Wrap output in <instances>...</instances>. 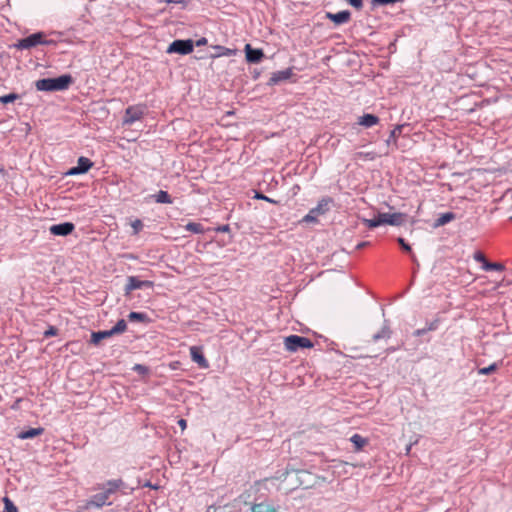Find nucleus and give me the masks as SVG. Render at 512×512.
Wrapping results in <instances>:
<instances>
[{
    "label": "nucleus",
    "mask_w": 512,
    "mask_h": 512,
    "mask_svg": "<svg viewBox=\"0 0 512 512\" xmlns=\"http://www.w3.org/2000/svg\"><path fill=\"white\" fill-rule=\"evenodd\" d=\"M324 480V478L314 475L307 470L287 469L281 476L265 479V482H271L274 485L278 481L279 483L276 485L277 490L288 494L298 488L311 489L319 481Z\"/></svg>",
    "instance_id": "obj_1"
},
{
    "label": "nucleus",
    "mask_w": 512,
    "mask_h": 512,
    "mask_svg": "<svg viewBox=\"0 0 512 512\" xmlns=\"http://www.w3.org/2000/svg\"><path fill=\"white\" fill-rule=\"evenodd\" d=\"M72 82L73 78L70 75L66 74L61 75L57 78L39 79L35 82V87L38 91H63L68 89Z\"/></svg>",
    "instance_id": "obj_2"
},
{
    "label": "nucleus",
    "mask_w": 512,
    "mask_h": 512,
    "mask_svg": "<svg viewBox=\"0 0 512 512\" xmlns=\"http://www.w3.org/2000/svg\"><path fill=\"white\" fill-rule=\"evenodd\" d=\"M122 485L123 482L120 479L108 481L104 484L102 488L103 491L95 494L88 504L96 507H102L105 504H110L108 502L110 495L115 493Z\"/></svg>",
    "instance_id": "obj_3"
},
{
    "label": "nucleus",
    "mask_w": 512,
    "mask_h": 512,
    "mask_svg": "<svg viewBox=\"0 0 512 512\" xmlns=\"http://www.w3.org/2000/svg\"><path fill=\"white\" fill-rule=\"evenodd\" d=\"M284 345L289 352H296L299 348H312L310 339L298 335H290L284 339Z\"/></svg>",
    "instance_id": "obj_4"
},
{
    "label": "nucleus",
    "mask_w": 512,
    "mask_h": 512,
    "mask_svg": "<svg viewBox=\"0 0 512 512\" xmlns=\"http://www.w3.org/2000/svg\"><path fill=\"white\" fill-rule=\"evenodd\" d=\"M331 200L329 198H323L321 199L317 206L312 208L307 215H305L301 222H305V223H315L317 222V218L321 215H324L328 209H329V204H330Z\"/></svg>",
    "instance_id": "obj_5"
},
{
    "label": "nucleus",
    "mask_w": 512,
    "mask_h": 512,
    "mask_svg": "<svg viewBox=\"0 0 512 512\" xmlns=\"http://www.w3.org/2000/svg\"><path fill=\"white\" fill-rule=\"evenodd\" d=\"M52 41H45L44 40V33L37 32L34 34L29 35L26 38H23L19 40L15 47L18 49H30L32 47H35L39 44H50Z\"/></svg>",
    "instance_id": "obj_6"
},
{
    "label": "nucleus",
    "mask_w": 512,
    "mask_h": 512,
    "mask_svg": "<svg viewBox=\"0 0 512 512\" xmlns=\"http://www.w3.org/2000/svg\"><path fill=\"white\" fill-rule=\"evenodd\" d=\"M194 43L191 39L188 40H175L167 48V53H177L186 55L193 51Z\"/></svg>",
    "instance_id": "obj_7"
},
{
    "label": "nucleus",
    "mask_w": 512,
    "mask_h": 512,
    "mask_svg": "<svg viewBox=\"0 0 512 512\" xmlns=\"http://www.w3.org/2000/svg\"><path fill=\"white\" fill-rule=\"evenodd\" d=\"M144 115V108L141 106H130L126 109L125 115L123 118L124 125H131L135 121H139L142 119Z\"/></svg>",
    "instance_id": "obj_8"
},
{
    "label": "nucleus",
    "mask_w": 512,
    "mask_h": 512,
    "mask_svg": "<svg viewBox=\"0 0 512 512\" xmlns=\"http://www.w3.org/2000/svg\"><path fill=\"white\" fill-rule=\"evenodd\" d=\"M154 283L152 281H142L137 277L129 276L127 278V284L125 286V294L129 295L133 290L140 289L142 287H153Z\"/></svg>",
    "instance_id": "obj_9"
},
{
    "label": "nucleus",
    "mask_w": 512,
    "mask_h": 512,
    "mask_svg": "<svg viewBox=\"0 0 512 512\" xmlns=\"http://www.w3.org/2000/svg\"><path fill=\"white\" fill-rule=\"evenodd\" d=\"M74 224L70 222H65L61 224L52 225L49 230L50 233L56 236H67L71 234L74 230Z\"/></svg>",
    "instance_id": "obj_10"
},
{
    "label": "nucleus",
    "mask_w": 512,
    "mask_h": 512,
    "mask_svg": "<svg viewBox=\"0 0 512 512\" xmlns=\"http://www.w3.org/2000/svg\"><path fill=\"white\" fill-rule=\"evenodd\" d=\"M93 163L86 157H80L77 161V166L71 168L67 174L68 175H78L87 172Z\"/></svg>",
    "instance_id": "obj_11"
},
{
    "label": "nucleus",
    "mask_w": 512,
    "mask_h": 512,
    "mask_svg": "<svg viewBox=\"0 0 512 512\" xmlns=\"http://www.w3.org/2000/svg\"><path fill=\"white\" fill-rule=\"evenodd\" d=\"M389 213H379L377 217L373 219H366L362 218V222L368 227V228H375L380 225L387 224L389 225Z\"/></svg>",
    "instance_id": "obj_12"
},
{
    "label": "nucleus",
    "mask_w": 512,
    "mask_h": 512,
    "mask_svg": "<svg viewBox=\"0 0 512 512\" xmlns=\"http://www.w3.org/2000/svg\"><path fill=\"white\" fill-rule=\"evenodd\" d=\"M190 355H191L192 360L195 363H197L199 365V367L204 368V369L209 367V363L206 360V358L204 357L201 347H198V346L190 347Z\"/></svg>",
    "instance_id": "obj_13"
},
{
    "label": "nucleus",
    "mask_w": 512,
    "mask_h": 512,
    "mask_svg": "<svg viewBox=\"0 0 512 512\" xmlns=\"http://www.w3.org/2000/svg\"><path fill=\"white\" fill-rule=\"evenodd\" d=\"M246 58L248 62L257 63L259 62L264 54L260 49H253L250 44L245 46Z\"/></svg>",
    "instance_id": "obj_14"
},
{
    "label": "nucleus",
    "mask_w": 512,
    "mask_h": 512,
    "mask_svg": "<svg viewBox=\"0 0 512 512\" xmlns=\"http://www.w3.org/2000/svg\"><path fill=\"white\" fill-rule=\"evenodd\" d=\"M291 75H292V70L291 69H285V70H282V71L274 72L272 74L271 78L269 79L268 84L269 85L278 84L281 81L288 80L291 77Z\"/></svg>",
    "instance_id": "obj_15"
},
{
    "label": "nucleus",
    "mask_w": 512,
    "mask_h": 512,
    "mask_svg": "<svg viewBox=\"0 0 512 512\" xmlns=\"http://www.w3.org/2000/svg\"><path fill=\"white\" fill-rule=\"evenodd\" d=\"M327 18L333 21L335 24H343L350 19V12L340 11L338 13H327Z\"/></svg>",
    "instance_id": "obj_16"
},
{
    "label": "nucleus",
    "mask_w": 512,
    "mask_h": 512,
    "mask_svg": "<svg viewBox=\"0 0 512 512\" xmlns=\"http://www.w3.org/2000/svg\"><path fill=\"white\" fill-rule=\"evenodd\" d=\"M379 123V118L373 114H364L358 118V124L370 128Z\"/></svg>",
    "instance_id": "obj_17"
},
{
    "label": "nucleus",
    "mask_w": 512,
    "mask_h": 512,
    "mask_svg": "<svg viewBox=\"0 0 512 512\" xmlns=\"http://www.w3.org/2000/svg\"><path fill=\"white\" fill-rule=\"evenodd\" d=\"M251 512H278V509L266 502L254 503L251 506Z\"/></svg>",
    "instance_id": "obj_18"
},
{
    "label": "nucleus",
    "mask_w": 512,
    "mask_h": 512,
    "mask_svg": "<svg viewBox=\"0 0 512 512\" xmlns=\"http://www.w3.org/2000/svg\"><path fill=\"white\" fill-rule=\"evenodd\" d=\"M111 336H113L111 329L105 330V331L93 332L91 335V343L97 345L100 343L101 340L109 338Z\"/></svg>",
    "instance_id": "obj_19"
},
{
    "label": "nucleus",
    "mask_w": 512,
    "mask_h": 512,
    "mask_svg": "<svg viewBox=\"0 0 512 512\" xmlns=\"http://www.w3.org/2000/svg\"><path fill=\"white\" fill-rule=\"evenodd\" d=\"M44 432V429L39 427V428H31L27 431H23L21 433L18 434V437L20 439H30V438H34L36 436H39L41 435L42 433Z\"/></svg>",
    "instance_id": "obj_20"
},
{
    "label": "nucleus",
    "mask_w": 512,
    "mask_h": 512,
    "mask_svg": "<svg viewBox=\"0 0 512 512\" xmlns=\"http://www.w3.org/2000/svg\"><path fill=\"white\" fill-rule=\"evenodd\" d=\"M403 127H404V125H402V124L395 126V128L390 132L388 139L386 140L387 145H390L391 143L396 145L397 138L400 136Z\"/></svg>",
    "instance_id": "obj_21"
},
{
    "label": "nucleus",
    "mask_w": 512,
    "mask_h": 512,
    "mask_svg": "<svg viewBox=\"0 0 512 512\" xmlns=\"http://www.w3.org/2000/svg\"><path fill=\"white\" fill-rule=\"evenodd\" d=\"M389 225L400 226L404 223L405 214L403 213H389Z\"/></svg>",
    "instance_id": "obj_22"
},
{
    "label": "nucleus",
    "mask_w": 512,
    "mask_h": 512,
    "mask_svg": "<svg viewBox=\"0 0 512 512\" xmlns=\"http://www.w3.org/2000/svg\"><path fill=\"white\" fill-rule=\"evenodd\" d=\"M350 441L353 443V445L355 446L356 450H361L368 443V440L366 438L362 437L359 434H354L350 438Z\"/></svg>",
    "instance_id": "obj_23"
},
{
    "label": "nucleus",
    "mask_w": 512,
    "mask_h": 512,
    "mask_svg": "<svg viewBox=\"0 0 512 512\" xmlns=\"http://www.w3.org/2000/svg\"><path fill=\"white\" fill-rule=\"evenodd\" d=\"M455 219V215L452 212L442 214L435 222V227L443 226L450 221Z\"/></svg>",
    "instance_id": "obj_24"
},
{
    "label": "nucleus",
    "mask_w": 512,
    "mask_h": 512,
    "mask_svg": "<svg viewBox=\"0 0 512 512\" xmlns=\"http://www.w3.org/2000/svg\"><path fill=\"white\" fill-rule=\"evenodd\" d=\"M155 200H156V202H158V203H167V204H171V203H172V199H171V197L169 196V194H168L166 191H163V190H160V191L155 195Z\"/></svg>",
    "instance_id": "obj_25"
},
{
    "label": "nucleus",
    "mask_w": 512,
    "mask_h": 512,
    "mask_svg": "<svg viewBox=\"0 0 512 512\" xmlns=\"http://www.w3.org/2000/svg\"><path fill=\"white\" fill-rule=\"evenodd\" d=\"M438 326V320H434L432 321L426 328H423V329H417L415 332H414V335L419 337V336H422L424 335L426 332L428 331H433L437 328Z\"/></svg>",
    "instance_id": "obj_26"
},
{
    "label": "nucleus",
    "mask_w": 512,
    "mask_h": 512,
    "mask_svg": "<svg viewBox=\"0 0 512 512\" xmlns=\"http://www.w3.org/2000/svg\"><path fill=\"white\" fill-rule=\"evenodd\" d=\"M185 229L196 234H202L204 232V228L202 227V225L195 222L188 223L185 226Z\"/></svg>",
    "instance_id": "obj_27"
},
{
    "label": "nucleus",
    "mask_w": 512,
    "mask_h": 512,
    "mask_svg": "<svg viewBox=\"0 0 512 512\" xmlns=\"http://www.w3.org/2000/svg\"><path fill=\"white\" fill-rule=\"evenodd\" d=\"M127 329V324L124 319L119 320L116 325L111 329L113 335L123 333Z\"/></svg>",
    "instance_id": "obj_28"
},
{
    "label": "nucleus",
    "mask_w": 512,
    "mask_h": 512,
    "mask_svg": "<svg viewBox=\"0 0 512 512\" xmlns=\"http://www.w3.org/2000/svg\"><path fill=\"white\" fill-rule=\"evenodd\" d=\"M391 331L388 327H383L380 332L373 336L374 341H378L379 339H388L390 337Z\"/></svg>",
    "instance_id": "obj_29"
},
{
    "label": "nucleus",
    "mask_w": 512,
    "mask_h": 512,
    "mask_svg": "<svg viewBox=\"0 0 512 512\" xmlns=\"http://www.w3.org/2000/svg\"><path fill=\"white\" fill-rule=\"evenodd\" d=\"M482 268L486 271H489V270L503 271L505 269L503 264L491 263V262H485V265H483Z\"/></svg>",
    "instance_id": "obj_30"
},
{
    "label": "nucleus",
    "mask_w": 512,
    "mask_h": 512,
    "mask_svg": "<svg viewBox=\"0 0 512 512\" xmlns=\"http://www.w3.org/2000/svg\"><path fill=\"white\" fill-rule=\"evenodd\" d=\"M19 95L16 93H10L8 95H4L0 97V102L3 104H8L11 102H14L15 100L19 99Z\"/></svg>",
    "instance_id": "obj_31"
},
{
    "label": "nucleus",
    "mask_w": 512,
    "mask_h": 512,
    "mask_svg": "<svg viewBox=\"0 0 512 512\" xmlns=\"http://www.w3.org/2000/svg\"><path fill=\"white\" fill-rule=\"evenodd\" d=\"M4 510L2 512H17L16 506L13 504V502L8 498L4 497Z\"/></svg>",
    "instance_id": "obj_32"
},
{
    "label": "nucleus",
    "mask_w": 512,
    "mask_h": 512,
    "mask_svg": "<svg viewBox=\"0 0 512 512\" xmlns=\"http://www.w3.org/2000/svg\"><path fill=\"white\" fill-rule=\"evenodd\" d=\"M130 321H145L147 319V315L139 312H131L128 315Z\"/></svg>",
    "instance_id": "obj_33"
},
{
    "label": "nucleus",
    "mask_w": 512,
    "mask_h": 512,
    "mask_svg": "<svg viewBox=\"0 0 512 512\" xmlns=\"http://www.w3.org/2000/svg\"><path fill=\"white\" fill-rule=\"evenodd\" d=\"M497 368H498V365L496 363H493V364H491L488 367L480 368L478 370V373L481 374V375H488V374H491L494 371H496Z\"/></svg>",
    "instance_id": "obj_34"
},
{
    "label": "nucleus",
    "mask_w": 512,
    "mask_h": 512,
    "mask_svg": "<svg viewBox=\"0 0 512 512\" xmlns=\"http://www.w3.org/2000/svg\"><path fill=\"white\" fill-rule=\"evenodd\" d=\"M473 257L475 261L482 263V266L485 265V262H488L485 255L480 251L475 252Z\"/></svg>",
    "instance_id": "obj_35"
},
{
    "label": "nucleus",
    "mask_w": 512,
    "mask_h": 512,
    "mask_svg": "<svg viewBox=\"0 0 512 512\" xmlns=\"http://www.w3.org/2000/svg\"><path fill=\"white\" fill-rule=\"evenodd\" d=\"M131 226L134 230V233L137 234L142 229L143 224H142L141 220L136 219L132 222Z\"/></svg>",
    "instance_id": "obj_36"
},
{
    "label": "nucleus",
    "mask_w": 512,
    "mask_h": 512,
    "mask_svg": "<svg viewBox=\"0 0 512 512\" xmlns=\"http://www.w3.org/2000/svg\"><path fill=\"white\" fill-rule=\"evenodd\" d=\"M397 241L406 252L411 251V247L404 241L403 238H398Z\"/></svg>",
    "instance_id": "obj_37"
},
{
    "label": "nucleus",
    "mask_w": 512,
    "mask_h": 512,
    "mask_svg": "<svg viewBox=\"0 0 512 512\" xmlns=\"http://www.w3.org/2000/svg\"><path fill=\"white\" fill-rule=\"evenodd\" d=\"M349 4L357 9L362 7V0H348Z\"/></svg>",
    "instance_id": "obj_38"
},
{
    "label": "nucleus",
    "mask_w": 512,
    "mask_h": 512,
    "mask_svg": "<svg viewBox=\"0 0 512 512\" xmlns=\"http://www.w3.org/2000/svg\"><path fill=\"white\" fill-rule=\"evenodd\" d=\"M358 155L359 156H364V157H366V158H368L370 160H373L375 158V153H373V152L366 153V154L360 152V153H358Z\"/></svg>",
    "instance_id": "obj_39"
},
{
    "label": "nucleus",
    "mask_w": 512,
    "mask_h": 512,
    "mask_svg": "<svg viewBox=\"0 0 512 512\" xmlns=\"http://www.w3.org/2000/svg\"><path fill=\"white\" fill-rule=\"evenodd\" d=\"M55 334H56V329L53 327H51L49 330L45 331V333H44L45 336H52Z\"/></svg>",
    "instance_id": "obj_40"
},
{
    "label": "nucleus",
    "mask_w": 512,
    "mask_h": 512,
    "mask_svg": "<svg viewBox=\"0 0 512 512\" xmlns=\"http://www.w3.org/2000/svg\"><path fill=\"white\" fill-rule=\"evenodd\" d=\"M256 198H258V199H263V200H266V201H269V202L275 203V201H274V200H272V199H270V198H268V197H266V196H264V195H262V194H257V195H256Z\"/></svg>",
    "instance_id": "obj_41"
},
{
    "label": "nucleus",
    "mask_w": 512,
    "mask_h": 512,
    "mask_svg": "<svg viewBox=\"0 0 512 512\" xmlns=\"http://www.w3.org/2000/svg\"><path fill=\"white\" fill-rule=\"evenodd\" d=\"M178 424H179V426L181 427V429H182V430H185V429H186V427H187V422H186V420H184V419H180V420L178 421Z\"/></svg>",
    "instance_id": "obj_42"
},
{
    "label": "nucleus",
    "mask_w": 512,
    "mask_h": 512,
    "mask_svg": "<svg viewBox=\"0 0 512 512\" xmlns=\"http://www.w3.org/2000/svg\"><path fill=\"white\" fill-rule=\"evenodd\" d=\"M207 43V39L206 38H201L199 39L197 42H196V45L197 46H202V45H205Z\"/></svg>",
    "instance_id": "obj_43"
},
{
    "label": "nucleus",
    "mask_w": 512,
    "mask_h": 512,
    "mask_svg": "<svg viewBox=\"0 0 512 512\" xmlns=\"http://www.w3.org/2000/svg\"><path fill=\"white\" fill-rule=\"evenodd\" d=\"M134 369L137 370V371H140V372L146 371V368L144 366H142V365H139V364L135 365Z\"/></svg>",
    "instance_id": "obj_44"
},
{
    "label": "nucleus",
    "mask_w": 512,
    "mask_h": 512,
    "mask_svg": "<svg viewBox=\"0 0 512 512\" xmlns=\"http://www.w3.org/2000/svg\"><path fill=\"white\" fill-rule=\"evenodd\" d=\"M218 231L227 232V231H229V226L228 225H224L222 227H219Z\"/></svg>",
    "instance_id": "obj_45"
},
{
    "label": "nucleus",
    "mask_w": 512,
    "mask_h": 512,
    "mask_svg": "<svg viewBox=\"0 0 512 512\" xmlns=\"http://www.w3.org/2000/svg\"><path fill=\"white\" fill-rule=\"evenodd\" d=\"M364 246H366V242L358 244L357 248L360 249L363 248Z\"/></svg>",
    "instance_id": "obj_46"
},
{
    "label": "nucleus",
    "mask_w": 512,
    "mask_h": 512,
    "mask_svg": "<svg viewBox=\"0 0 512 512\" xmlns=\"http://www.w3.org/2000/svg\"><path fill=\"white\" fill-rule=\"evenodd\" d=\"M410 449H411V446H408L407 449H406V452L409 453Z\"/></svg>",
    "instance_id": "obj_47"
}]
</instances>
